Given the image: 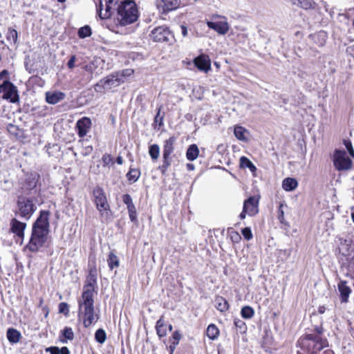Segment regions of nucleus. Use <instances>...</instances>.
<instances>
[{
    "instance_id": "obj_20",
    "label": "nucleus",
    "mask_w": 354,
    "mask_h": 354,
    "mask_svg": "<svg viewBox=\"0 0 354 354\" xmlns=\"http://www.w3.org/2000/svg\"><path fill=\"white\" fill-rule=\"evenodd\" d=\"M10 225L12 232L19 238L23 239L24 237V230L26 229V224L16 218H13L10 222Z\"/></svg>"
},
{
    "instance_id": "obj_13",
    "label": "nucleus",
    "mask_w": 354,
    "mask_h": 354,
    "mask_svg": "<svg viewBox=\"0 0 354 354\" xmlns=\"http://www.w3.org/2000/svg\"><path fill=\"white\" fill-rule=\"evenodd\" d=\"M122 83L123 80L120 79L117 73H113L107 76L105 79L102 80L99 84H97L95 86V89L97 91V87L100 86V84L104 88L110 89L111 88L119 86Z\"/></svg>"
},
{
    "instance_id": "obj_50",
    "label": "nucleus",
    "mask_w": 354,
    "mask_h": 354,
    "mask_svg": "<svg viewBox=\"0 0 354 354\" xmlns=\"http://www.w3.org/2000/svg\"><path fill=\"white\" fill-rule=\"evenodd\" d=\"M234 325L236 327L241 328L245 325V323L240 319H236L234 320Z\"/></svg>"
},
{
    "instance_id": "obj_33",
    "label": "nucleus",
    "mask_w": 354,
    "mask_h": 354,
    "mask_svg": "<svg viewBox=\"0 0 354 354\" xmlns=\"http://www.w3.org/2000/svg\"><path fill=\"white\" fill-rule=\"evenodd\" d=\"M140 176V171L136 169H130L127 174L128 180L135 183L136 182Z\"/></svg>"
},
{
    "instance_id": "obj_38",
    "label": "nucleus",
    "mask_w": 354,
    "mask_h": 354,
    "mask_svg": "<svg viewBox=\"0 0 354 354\" xmlns=\"http://www.w3.org/2000/svg\"><path fill=\"white\" fill-rule=\"evenodd\" d=\"M163 162L160 169L162 173L164 174L167 169L171 166V156H162Z\"/></svg>"
},
{
    "instance_id": "obj_25",
    "label": "nucleus",
    "mask_w": 354,
    "mask_h": 354,
    "mask_svg": "<svg viewBox=\"0 0 354 354\" xmlns=\"http://www.w3.org/2000/svg\"><path fill=\"white\" fill-rule=\"evenodd\" d=\"M7 338L12 344L17 343L21 338V333L15 328H8L7 330Z\"/></svg>"
},
{
    "instance_id": "obj_64",
    "label": "nucleus",
    "mask_w": 354,
    "mask_h": 354,
    "mask_svg": "<svg viewBox=\"0 0 354 354\" xmlns=\"http://www.w3.org/2000/svg\"><path fill=\"white\" fill-rule=\"evenodd\" d=\"M168 329H169V331H171V330H172V329H173L172 325L169 324V325L168 326Z\"/></svg>"
},
{
    "instance_id": "obj_53",
    "label": "nucleus",
    "mask_w": 354,
    "mask_h": 354,
    "mask_svg": "<svg viewBox=\"0 0 354 354\" xmlns=\"http://www.w3.org/2000/svg\"><path fill=\"white\" fill-rule=\"evenodd\" d=\"M212 19H214V20L217 19H220L221 20H224V19H226V17H224V16H222V15H219L215 14V15H213L212 16Z\"/></svg>"
},
{
    "instance_id": "obj_56",
    "label": "nucleus",
    "mask_w": 354,
    "mask_h": 354,
    "mask_svg": "<svg viewBox=\"0 0 354 354\" xmlns=\"http://www.w3.org/2000/svg\"><path fill=\"white\" fill-rule=\"evenodd\" d=\"M194 165L192 163H188L187 164V169L189 170V171H193L194 169Z\"/></svg>"
},
{
    "instance_id": "obj_51",
    "label": "nucleus",
    "mask_w": 354,
    "mask_h": 354,
    "mask_svg": "<svg viewBox=\"0 0 354 354\" xmlns=\"http://www.w3.org/2000/svg\"><path fill=\"white\" fill-rule=\"evenodd\" d=\"M180 29H181V33L183 35V37H186L187 35V28L184 25H181L180 26Z\"/></svg>"
},
{
    "instance_id": "obj_27",
    "label": "nucleus",
    "mask_w": 354,
    "mask_h": 354,
    "mask_svg": "<svg viewBox=\"0 0 354 354\" xmlns=\"http://www.w3.org/2000/svg\"><path fill=\"white\" fill-rule=\"evenodd\" d=\"M240 167L241 168H248L250 171L253 173L257 170L255 165L245 156H242L240 158Z\"/></svg>"
},
{
    "instance_id": "obj_5",
    "label": "nucleus",
    "mask_w": 354,
    "mask_h": 354,
    "mask_svg": "<svg viewBox=\"0 0 354 354\" xmlns=\"http://www.w3.org/2000/svg\"><path fill=\"white\" fill-rule=\"evenodd\" d=\"M37 198L34 196H19L17 201L16 214L28 220L37 209Z\"/></svg>"
},
{
    "instance_id": "obj_23",
    "label": "nucleus",
    "mask_w": 354,
    "mask_h": 354,
    "mask_svg": "<svg viewBox=\"0 0 354 354\" xmlns=\"http://www.w3.org/2000/svg\"><path fill=\"white\" fill-rule=\"evenodd\" d=\"M298 186V183L295 178H286L282 182V187L287 192H291L295 189Z\"/></svg>"
},
{
    "instance_id": "obj_1",
    "label": "nucleus",
    "mask_w": 354,
    "mask_h": 354,
    "mask_svg": "<svg viewBox=\"0 0 354 354\" xmlns=\"http://www.w3.org/2000/svg\"><path fill=\"white\" fill-rule=\"evenodd\" d=\"M97 270L95 268L90 270L88 279L96 282ZM94 288L91 282L84 286L81 297L78 300V317L82 319L84 327L88 328L95 324L99 315L94 312Z\"/></svg>"
},
{
    "instance_id": "obj_10",
    "label": "nucleus",
    "mask_w": 354,
    "mask_h": 354,
    "mask_svg": "<svg viewBox=\"0 0 354 354\" xmlns=\"http://www.w3.org/2000/svg\"><path fill=\"white\" fill-rule=\"evenodd\" d=\"M151 39L156 42L169 41L173 35L165 26L155 28L150 34Z\"/></svg>"
},
{
    "instance_id": "obj_54",
    "label": "nucleus",
    "mask_w": 354,
    "mask_h": 354,
    "mask_svg": "<svg viewBox=\"0 0 354 354\" xmlns=\"http://www.w3.org/2000/svg\"><path fill=\"white\" fill-rule=\"evenodd\" d=\"M93 151V147L91 146H88L85 148V152L84 153V156L88 155Z\"/></svg>"
},
{
    "instance_id": "obj_46",
    "label": "nucleus",
    "mask_w": 354,
    "mask_h": 354,
    "mask_svg": "<svg viewBox=\"0 0 354 354\" xmlns=\"http://www.w3.org/2000/svg\"><path fill=\"white\" fill-rule=\"evenodd\" d=\"M182 337L181 334L178 330H176L172 334L171 341L174 342L175 343L179 344V342Z\"/></svg>"
},
{
    "instance_id": "obj_42",
    "label": "nucleus",
    "mask_w": 354,
    "mask_h": 354,
    "mask_svg": "<svg viewBox=\"0 0 354 354\" xmlns=\"http://www.w3.org/2000/svg\"><path fill=\"white\" fill-rule=\"evenodd\" d=\"M128 209V212H129V218L131 219V221H133L136 219V207L135 205H133V206H131L127 207Z\"/></svg>"
},
{
    "instance_id": "obj_9",
    "label": "nucleus",
    "mask_w": 354,
    "mask_h": 354,
    "mask_svg": "<svg viewBox=\"0 0 354 354\" xmlns=\"http://www.w3.org/2000/svg\"><path fill=\"white\" fill-rule=\"evenodd\" d=\"M339 250L344 255L351 257V266L354 270V238L339 239Z\"/></svg>"
},
{
    "instance_id": "obj_32",
    "label": "nucleus",
    "mask_w": 354,
    "mask_h": 354,
    "mask_svg": "<svg viewBox=\"0 0 354 354\" xmlns=\"http://www.w3.org/2000/svg\"><path fill=\"white\" fill-rule=\"evenodd\" d=\"M149 153L153 160H156L160 156V147L158 145L153 144L149 148Z\"/></svg>"
},
{
    "instance_id": "obj_16",
    "label": "nucleus",
    "mask_w": 354,
    "mask_h": 354,
    "mask_svg": "<svg viewBox=\"0 0 354 354\" xmlns=\"http://www.w3.org/2000/svg\"><path fill=\"white\" fill-rule=\"evenodd\" d=\"M195 66L201 71L207 73L211 69V61L209 56L201 54L194 59Z\"/></svg>"
},
{
    "instance_id": "obj_45",
    "label": "nucleus",
    "mask_w": 354,
    "mask_h": 354,
    "mask_svg": "<svg viewBox=\"0 0 354 354\" xmlns=\"http://www.w3.org/2000/svg\"><path fill=\"white\" fill-rule=\"evenodd\" d=\"M122 201L124 204L127 205V207L134 205L132 198L129 194H124L122 196Z\"/></svg>"
},
{
    "instance_id": "obj_47",
    "label": "nucleus",
    "mask_w": 354,
    "mask_h": 354,
    "mask_svg": "<svg viewBox=\"0 0 354 354\" xmlns=\"http://www.w3.org/2000/svg\"><path fill=\"white\" fill-rule=\"evenodd\" d=\"M283 205L281 204L279 207V210H278V219L279 220V221L281 223H283V220H284V212L283 210Z\"/></svg>"
},
{
    "instance_id": "obj_12",
    "label": "nucleus",
    "mask_w": 354,
    "mask_h": 354,
    "mask_svg": "<svg viewBox=\"0 0 354 354\" xmlns=\"http://www.w3.org/2000/svg\"><path fill=\"white\" fill-rule=\"evenodd\" d=\"M180 4V0H156V6L161 13L166 14L175 10Z\"/></svg>"
},
{
    "instance_id": "obj_63",
    "label": "nucleus",
    "mask_w": 354,
    "mask_h": 354,
    "mask_svg": "<svg viewBox=\"0 0 354 354\" xmlns=\"http://www.w3.org/2000/svg\"><path fill=\"white\" fill-rule=\"evenodd\" d=\"M178 344L175 343L174 342H172V341H171V344H170V346H174V348H176V346H177Z\"/></svg>"
},
{
    "instance_id": "obj_41",
    "label": "nucleus",
    "mask_w": 354,
    "mask_h": 354,
    "mask_svg": "<svg viewBox=\"0 0 354 354\" xmlns=\"http://www.w3.org/2000/svg\"><path fill=\"white\" fill-rule=\"evenodd\" d=\"M344 145L346 149L348 150V152L349 153L350 156L354 158V149L353 148L351 142L348 140H344Z\"/></svg>"
},
{
    "instance_id": "obj_15",
    "label": "nucleus",
    "mask_w": 354,
    "mask_h": 354,
    "mask_svg": "<svg viewBox=\"0 0 354 354\" xmlns=\"http://www.w3.org/2000/svg\"><path fill=\"white\" fill-rule=\"evenodd\" d=\"M91 120L88 117H83L76 123V129L79 137L84 138L91 130Z\"/></svg>"
},
{
    "instance_id": "obj_43",
    "label": "nucleus",
    "mask_w": 354,
    "mask_h": 354,
    "mask_svg": "<svg viewBox=\"0 0 354 354\" xmlns=\"http://www.w3.org/2000/svg\"><path fill=\"white\" fill-rule=\"evenodd\" d=\"M244 238L249 241L252 238V233L250 227H245L241 231Z\"/></svg>"
},
{
    "instance_id": "obj_22",
    "label": "nucleus",
    "mask_w": 354,
    "mask_h": 354,
    "mask_svg": "<svg viewBox=\"0 0 354 354\" xmlns=\"http://www.w3.org/2000/svg\"><path fill=\"white\" fill-rule=\"evenodd\" d=\"M156 330L159 338L165 337L167 335V326L165 325V321L162 317H160L156 322Z\"/></svg>"
},
{
    "instance_id": "obj_29",
    "label": "nucleus",
    "mask_w": 354,
    "mask_h": 354,
    "mask_svg": "<svg viewBox=\"0 0 354 354\" xmlns=\"http://www.w3.org/2000/svg\"><path fill=\"white\" fill-rule=\"evenodd\" d=\"M247 132L246 129L241 126H236L234 127V134L235 137L242 141H245L247 140L245 136V133Z\"/></svg>"
},
{
    "instance_id": "obj_19",
    "label": "nucleus",
    "mask_w": 354,
    "mask_h": 354,
    "mask_svg": "<svg viewBox=\"0 0 354 354\" xmlns=\"http://www.w3.org/2000/svg\"><path fill=\"white\" fill-rule=\"evenodd\" d=\"M66 97L64 93L59 91H50L45 93L46 102L49 104H56Z\"/></svg>"
},
{
    "instance_id": "obj_61",
    "label": "nucleus",
    "mask_w": 354,
    "mask_h": 354,
    "mask_svg": "<svg viewBox=\"0 0 354 354\" xmlns=\"http://www.w3.org/2000/svg\"><path fill=\"white\" fill-rule=\"evenodd\" d=\"M169 351H170V354H173L174 351H175V349H176V348H174L172 346H169Z\"/></svg>"
},
{
    "instance_id": "obj_31",
    "label": "nucleus",
    "mask_w": 354,
    "mask_h": 354,
    "mask_svg": "<svg viewBox=\"0 0 354 354\" xmlns=\"http://www.w3.org/2000/svg\"><path fill=\"white\" fill-rule=\"evenodd\" d=\"M108 265L111 270L119 266V260L118 257L113 253L110 252L108 258Z\"/></svg>"
},
{
    "instance_id": "obj_39",
    "label": "nucleus",
    "mask_w": 354,
    "mask_h": 354,
    "mask_svg": "<svg viewBox=\"0 0 354 354\" xmlns=\"http://www.w3.org/2000/svg\"><path fill=\"white\" fill-rule=\"evenodd\" d=\"M63 336L68 340H72L74 338L73 331L71 328L66 327L63 330Z\"/></svg>"
},
{
    "instance_id": "obj_30",
    "label": "nucleus",
    "mask_w": 354,
    "mask_h": 354,
    "mask_svg": "<svg viewBox=\"0 0 354 354\" xmlns=\"http://www.w3.org/2000/svg\"><path fill=\"white\" fill-rule=\"evenodd\" d=\"M18 38L17 31L13 28H8L6 39L10 44H17Z\"/></svg>"
},
{
    "instance_id": "obj_17",
    "label": "nucleus",
    "mask_w": 354,
    "mask_h": 354,
    "mask_svg": "<svg viewBox=\"0 0 354 354\" xmlns=\"http://www.w3.org/2000/svg\"><path fill=\"white\" fill-rule=\"evenodd\" d=\"M337 289L339 294V298L342 303H347L349 296L352 292L348 282L344 280H339L337 283Z\"/></svg>"
},
{
    "instance_id": "obj_44",
    "label": "nucleus",
    "mask_w": 354,
    "mask_h": 354,
    "mask_svg": "<svg viewBox=\"0 0 354 354\" xmlns=\"http://www.w3.org/2000/svg\"><path fill=\"white\" fill-rule=\"evenodd\" d=\"M59 312L68 315L69 313L68 305L65 302H62L59 304Z\"/></svg>"
},
{
    "instance_id": "obj_14",
    "label": "nucleus",
    "mask_w": 354,
    "mask_h": 354,
    "mask_svg": "<svg viewBox=\"0 0 354 354\" xmlns=\"http://www.w3.org/2000/svg\"><path fill=\"white\" fill-rule=\"evenodd\" d=\"M207 25L209 28L214 30L218 34L224 35L227 33L230 30V25L227 21V19L216 21H207Z\"/></svg>"
},
{
    "instance_id": "obj_35",
    "label": "nucleus",
    "mask_w": 354,
    "mask_h": 354,
    "mask_svg": "<svg viewBox=\"0 0 354 354\" xmlns=\"http://www.w3.org/2000/svg\"><path fill=\"white\" fill-rule=\"evenodd\" d=\"M95 338L98 343H104L106 339V335L105 331L102 328L97 329L95 333Z\"/></svg>"
},
{
    "instance_id": "obj_62",
    "label": "nucleus",
    "mask_w": 354,
    "mask_h": 354,
    "mask_svg": "<svg viewBox=\"0 0 354 354\" xmlns=\"http://www.w3.org/2000/svg\"><path fill=\"white\" fill-rule=\"evenodd\" d=\"M159 115H160V109L158 110V112L155 118V121L157 122L158 120V117H159Z\"/></svg>"
},
{
    "instance_id": "obj_52",
    "label": "nucleus",
    "mask_w": 354,
    "mask_h": 354,
    "mask_svg": "<svg viewBox=\"0 0 354 354\" xmlns=\"http://www.w3.org/2000/svg\"><path fill=\"white\" fill-rule=\"evenodd\" d=\"M60 354H70V351L68 348L66 346L62 347L61 349H59Z\"/></svg>"
},
{
    "instance_id": "obj_59",
    "label": "nucleus",
    "mask_w": 354,
    "mask_h": 354,
    "mask_svg": "<svg viewBox=\"0 0 354 354\" xmlns=\"http://www.w3.org/2000/svg\"><path fill=\"white\" fill-rule=\"evenodd\" d=\"M326 311V308L324 306H319L318 308V312L320 314L324 313Z\"/></svg>"
},
{
    "instance_id": "obj_26",
    "label": "nucleus",
    "mask_w": 354,
    "mask_h": 354,
    "mask_svg": "<svg viewBox=\"0 0 354 354\" xmlns=\"http://www.w3.org/2000/svg\"><path fill=\"white\" fill-rule=\"evenodd\" d=\"M199 154V150L196 145H190L186 153V157L187 160L190 161H193L196 160Z\"/></svg>"
},
{
    "instance_id": "obj_49",
    "label": "nucleus",
    "mask_w": 354,
    "mask_h": 354,
    "mask_svg": "<svg viewBox=\"0 0 354 354\" xmlns=\"http://www.w3.org/2000/svg\"><path fill=\"white\" fill-rule=\"evenodd\" d=\"M75 60H76V57H75V55H73V56L71 57V58L68 60V64H67L68 67L69 68L71 69V68H74Z\"/></svg>"
},
{
    "instance_id": "obj_60",
    "label": "nucleus",
    "mask_w": 354,
    "mask_h": 354,
    "mask_svg": "<svg viewBox=\"0 0 354 354\" xmlns=\"http://www.w3.org/2000/svg\"><path fill=\"white\" fill-rule=\"evenodd\" d=\"M116 162L118 165H122L123 163V159L121 156H118L116 158Z\"/></svg>"
},
{
    "instance_id": "obj_3",
    "label": "nucleus",
    "mask_w": 354,
    "mask_h": 354,
    "mask_svg": "<svg viewBox=\"0 0 354 354\" xmlns=\"http://www.w3.org/2000/svg\"><path fill=\"white\" fill-rule=\"evenodd\" d=\"M117 21L122 26L134 23L139 16L137 5L133 0L121 1L117 7Z\"/></svg>"
},
{
    "instance_id": "obj_40",
    "label": "nucleus",
    "mask_w": 354,
    "mask_h": 354,
    "mask_svg": "<svg viewBox=\"0 0 354 354\" xmlns=\"http://www.w3.org/2000/svg\"><path fill=\"white\" fill-rule=\"evenodd\" d=\"M102 161L104 167L108 166L110 164L113 163V158L111 156V155L106 154V153L103 155V156L102 158Z\"/></svg>"
},
{
    "instance_id": "obj_58",
    "label": "nucleus",
    "mask_w": 354,
    "mask_h": 354,
    "mask_svg": "<svg viewBox=\"0 0 354 354\" xmlns=\"http://www.w3.org/2000/svg\"><path fill=\"white\" fill-rule=\"evenodd\" d=\"M247 214V212H245V209L243 208L242 212L240 214L239 217L241 219H244Z\"/></svg>"
},
{
    "instance_id": "obj_28",
    "label": "nucleus",
    "mask_w": 354,
    "mask_h": 354,
    "mask_svg": "<svg viewBox=\"0 0 354 354\" xmlns=\"http://www.w3.org/2000/svg\"><path fill=\"white\" fill-rule=\"evenodd\" d=\"M206 333H207V336L210 339L214 340L218 337V334H219V330H218V328L214 324H210L208 326V327L207 328Z\"/></svg>"
},
{
    "instance_id": "obj_11",
    "label": "nucleus",
    "mask_w": 354,
    "mask_h": 354,
    "mask_svg": "<svg viewBox=\"0 0 354 354\" xmlns=\"http://www.w3.org/2000/svg\"><path fill=\"white\" fill-rule=\"evenodd\" d=\"M93 196L94 197V202L96 205L97 209L100 212L106 210L109 208V205L108 204L105 193L102 187H95L93 191Z\"/></svg>"
},
{
    "instance_id": "obj_34",
    "label": "nucleus",
    "mask_w": 354,
    "mask_h": 354,
    "mask_svg": "<svg viewBox=\"0 0 354 354\" xmlns=\"http://www.w3.org/2000/svg\"><path fill=\"white\" fill-rule=\"evenodd\" d=\"M241 314L244 319H250L254 316V311L252 307L246 306L242 308Z\"/></svg>"
},
{
    "instance_id": "obj_24",
    "label": "nucleus",
    "mask_w": 354,
    "mask_h": 354,
    "mask_svg": "<svg viewBox=\"0 0 354 354\" xmlns=\"http://www.w3.org/2000/svg\"><path fill=\"white\" fill-rule=\"evenodd\" d=\"M214 305L216 309L222 313L227 311L229 304L227 300L223 297L218 296L214 299Z\"/></svg>"
},
{
    "instance_id": "obj_57",
    "label": "nucleus",
    "mask_w": 354,
    "mask_h": 354,
    "mask_svg": "<svg viewBox=\"0 0 354 354\" xmlns=\"http://www.w3.org/2000/svg\"><path fill=\"white\" fill-rule=\"evenodd\" d=\"M36 186V181L35 180V178H32V181L30 183L29 188L32 189L34 188Z\"/></svg>"
},
{
    "instance_id": "obj_18",
    "label": "nucleus",
    "mask_w": 354,
    "mask_h": 354,
    "mask_svg": "<svg viewBox=\"0 0 354 354\" xmlns=\"http://www.w3.org/2000/svg\"><path fill=\"white\" fill-rule=\"evenodd\" d=\"M259 200L254 196H251L244 201L243 209L247 212V214L250 216H254L259 212L258 209Z\"/></svg>"
},
{
    "instance_id": "obj_48",
    "label": "nucleus",
    "mask_w": 354,
    "mask_h": 354,
    "mask_svg": "<svg viewBox=\"0 0 354 354\" xmlns=\"http://www.w3.org/2000/svg\"><path fill=\"white\" fill-rule=\"evenodd\" d=\"M46 351V352H49L50 354H60L59 348L56 346L48 347Z\"/></svg>"
},
{
    "instance_id": "obj_21",
    "label": "nucleus",
    "mask_w": 354,
    "mask_h": 354,
    "mask_svg": "<svg viewBox=\"0 0 354 354\" xmlns=\"http://www.w3.org/2000/svg\"><path fill=\"white\" fill-rule=\"evenodd\" d=\"M176 138L172 136L164 142L162 156H171L174 151V144Z\"/></svg>"
},
{
    "instance_id": "obj_2",
    "label": "nucleus",
    "mask_w": 354,
    "mask_h": 354,
    "mask_svg": "<svg viewBox=\"0 0 354 354\" xmlns=\"http://www.w3.org/2000/svg\"><path fill=\"white\" fill-rule=\"evenodd\" d=\"M49 215L48 211H41L32 225L31 236L26 245V248L32 252H38L47 242L50 227Z\"/></svg>"
},
{
    "instance_id": "obj_8",
    "label": "nucleus",
    "mask_w": 354,
    "mask_h": 354,
    "mask_svg": "<svg viewBox=\"0 0 354 354\" xmlns=\"http://www.w3.org/2000/svg\"><path fill=\"white\" fill-rule=\"evenodd\" d=\"M333 163L338 170H347L351 167L352 161L344 150L336 149L333 154Z\"/></svg>"
},
{
    "instance_id": "obj_6",
    "label": "nucleus",
    "mask_w": 354,
    "mask_h": 354,
    "mask_svg": "<svg viewBox=\"0 0 354 354\" xmlns=\"http://www.w3.org/2000/svg\"><path fill=\"white\" fill-rule=\"evenodd\" d=\"M119 4V0H100L97 6L99 17L102 19L110 18Z\"/></svg>"
},
{
    "instance_id": "obj_37",
    "label": "nucleus",
    "mask_w": 354,
    "mask_h": 354,
    "mask_svg": "<svg viewBox=\"0 0 354 354\" xmlns=\"http://www.w3.org/2000/svg\"><path fill=\"white\" fill-rule=\"evenodd\" d=\"M118 76H119L120 79L123 80V83L125 82L126 79L133 74V70L131 68H127L122 70V71L116 72Z\"/></svg>"
},
{
    "instance_id": "obj_4",
    "label": "nucleus",
    "mask_w": 354,
    "mask_h": 354,
    "mask_svg": "<svg viewBox=\"0 0 354 354\" xmlns=\"http://www.w3.org/2000/svg\"><path fill=\"white\" fill-rule=\"evenodd\" d=\"M298 343L308 354H317L328 346L326 339L323 338L320 332L318 334H308L299 339Z\"/></svg>"
},
{
    "instance_id": "obj_7",
    "label": "nucleus",
    "mask_w": 354,
    "mask_h": 354,
    "mask_svg": "<svg viewBox=\"0 0 354 354\" xmlns=\"http://www.w3.org/2000/svg\"><path fill=\"white\" fill-rule=\"evenodd\" d=\"M0 93L4 100L15 103L19 101V95L17 87L10 81L5 80L0 85Z\"/></svg>"
},
{
    "instance_id": "obj_55",
    "label": "nucleus",
    "mask_w": 354,
    "mask_h": 354,
    "mask_svg": "<svg viewBox=\"0 0 354 354\" xmlns=\"http://www.w3.org/2000/svg\"><path fill=\"white\" fill-rule=\"evenodd\" d=\"M8 75V71L7 70H3L0 72V80H1L4 76Z\"/></svg>"
},
{
    "instance_id": "obj_36",
    "label": "nucleus",
    "mask_w": 354,
    "mask_h": 354,
    "mask_svg": "<svg viewBox=\"0 0 354 354\" xmlns=\"http://www.w3.org/2000/svg\"><path fill=\"white\" fill-rule=\"evenodd\" d=\"M91 35V28L89 26H84L78 30V36L80 38H86Z\"/></svg>"
}]
</instances>
